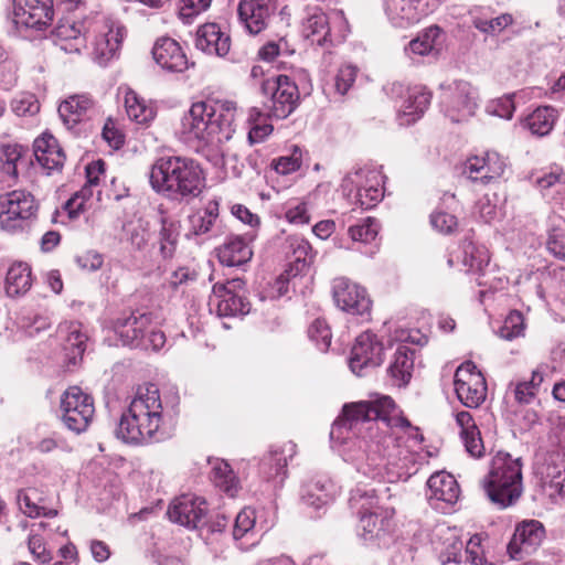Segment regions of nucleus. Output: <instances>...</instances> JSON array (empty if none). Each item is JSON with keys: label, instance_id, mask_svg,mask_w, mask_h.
I'll list each match as a JSON object with an SVG mask.
<instances>
[{"label": "nucleus", "instance_id": "obj_18", "mask_svg": "<svg viewBox=\"0 0 565 565\" xmlns=\"http://www.w3.org/2000/svg\"><path fill=\"white\" fill-rule=\"evenodd\" d=\"M393 515L394 510L388 508L363 513L360 515L359 536L366 545H385L394 529Z\"/></svg>", "mask_w": 565, "mask_h": 565}, {"label": "nucleus", "instance_id": "obj_39", "mask_svg": "<svg viewBox=\"0 0 565 565\" xmlns=\"http://www.w3.org/2000/svg\"><path fill=\"white\" fill-rule=\"evenodd\" d=\"M210 478L214 486L230 497H235L239 490V481L230 463L223 459L209 460Z\"/></svg>", "mask_w": 565, "mask_h": 565}, {"label": "nucleus", "instance_id": "obj_55", "mask_svg": "<svg viewBox=\"0 0 565 565\" xmlns=\"http://www.w3.org/2000/svg\"><path fill=\"white\" fill-rule=\"evenodd\" d=\"M513 18L509 13H503L497 18L487 20L479 17L472 19V25L480 32L488 35H497L501 33L507 26L512 24Z\"/></svg>", "mask_w": 565, "mask_h": 565}, {"label": "nucleus", "instance_id": "obj_12", "mask_svg": "<svg viewBox=\"0 0 565 565\" xmlns=\"http://www.w3.org/2000/svg\"><path fill=\"white\" fill-rule=\"evenodd\" d=\"M61 419L65 427L75 433L85 431L93 419V397L78 386L68 387L61 396Z\"/></svg>", "mask_w": 565, "mask_h": 565}, {"label": "nucleus", "instance_id": "obj_58", "mask_svg": "<svg viewBox=\"0 0 565 565\" xmlns=\"http://www.w3.org/2000/svg\"><path fill=\"white\" fill-rule=\"evenodd\" d=\"M302 162V152L300 148L294 147L292 152L281 156L271 161V168L279 174L286 175L300 169Z\"/></svg>", "mask_w": 565, "mask_h": 565}, {"label": "nucleus", "instance_id": "obj_45", "mask_svg": "<svg viewBox=\"0 0 565 565\" xmlns=\"http://www.w3.org/2000/svg\"><path fill=\"white\" fill-rule=\"evenodd\" d=\"M218 216V204L211 201L202 210L189 216V232L193 235H203L211 231Z\"/></svg>", "mask_w": 565, "mask_h": 565}, {"label": "nucleus", "instance_id": "obj_50", "mask_svg": "<svg viewBox=\"0 0 565 565\" xmlns=\"http://www.w3.org/2000/svg\"><path fill=\"white\" fill-rule=\"evenodd\" d=\"M349 503L351 509L354 510L359 516L374 510H377L379 512L384 510L377 505V498L374 489L356 487L351 491Z\"/></svg>", "mask_w": 565, "mask_h": 565}, {"label": "nucleus", "instance_id": "obj_23", "mask_svg": "<svg viewBox=\"0 0 565 565\" xmlns=\"http://www.w3.org/2000/svg\"><path fill=\"white\" fill-rule=\"evenodd\" d=\"M334 21H342L340 12H333L330 15L319 8L307 10V15L301 24V33L311 43L324 46L333 42L331 24Z\"/></svg>", "mask_w": 565, "mask_h": 565}, {"label": "nucleus", "instance_id": "obj_59", "mask_svg": "<svg viewBox=\"0 0 565 565\" xmlns=\"http://www.w3.org/2000/svg\"><path fill=\"white\" fill-rule=\"evenodd\" d=\"M309 338L316 343L322 352L327 351L331 344V330L323 319H316L308 329Z\"/></svg>", "mask_w": 565, "mask_h": 565}, {"label": "nucleus", "instance_id": "obj_43", "mask_svg": "<svg viewBox=\"0 0 565 565\" xmlns=\"http://www.w3.org/2000/svg\"><path fill=\"white\" fill-rule=\"evenodd\" d=\"M124 239L134 250H143L151 239L150 224L138 217L126 222L122 226Z\"/></svg>", "mask_w": 565, "mask_h": 565}, {"label": "nucleus", "instance_id": "obj_47", "mask_svg": "<svg viewBox=\"0 0 565 565\" xmlns=\"http://www.w3.org/2000/svg\"><path fill=\"white\" fill-rule=\"evenodd\" d=\"M255 512L252 509H243L235 518L233 527V537L235 541L246 539V546L242 543V548L254 545L257 536L255 533Z\"/></svg>", "mask_w": 565, "mask_h": 565}, {"label": "nucleus", "instance_id": "obj_37", "mask_svg": "<svg viewBox=\"0 0 565 565\" xmlns=\"http://www.w3.org/2000/svg\"><path fill=\"white\" fill-rule=\"evenodd\" d=\"M456 423L460 428V436L467 452L475 458L483 456V441L472 415L467 411L458 412L456 414Z\"/></svg>", "mask_w": 565, "mask_h": 565}, {"label": "nucleus", "instance_id": "obj_48", "mask_svg": "<svg viewBox=\"0 0 565 565\" xmlns=\"http://www.w3.org/2000/svg\"><path fill=\"white\" fill-rule=\"evenodd\" d=\"M178 237V223L167 216H162L159 232V250L164 259L173 257L177 249Z\"/></svg>", "mask_w": 565, "mask_h": 565}, {"label": "nucleus", "instance_id": "obj_10", "mask_svg": "<svg viewBox=\"0 0 565 565\" xmlns=\"http://www.w3.org/2000/svg\"><path fill=\"white\" fill-rule=\"evenodd\" d=\"M440 107L454 122L465 121L475 115L479 94L470 83L461 79L440 84Z\"/></svg>", "mask_w": 565, "mask_h": 565}, {"label": "nucleus", "instance_id": "obj_21", "mask_svg": "<svg viewBox=\"0 0 565 565\" xmlns=\"http://www.w3.org/2000/svg\"><path fill=\"white\" fill-rule=\"evenodd\" d=\"M57 111L64 127L78 134V126L95 115L96 104L88 94H75L62 100Z\"/></svg>", "mask_w": 565, "mask_h": 565}, {"label": "nucleus", "instance_id": "obj_14", "mask_svg": "<svg viewBox=\"0 0 565 565\" xmlns=\"http://www.w3.org/2000/svg\"><path fill=\"white\" fill-rule=\"evenodd\" d=\"M454 385L458 399L467 407H478L486 399V380L470 361L458 366L455 373Z\"/></svg>", "mask_w": 565, "mask_h": 565}, {"label": "nucleus", "instance_id": "obj_30", "mask_svg": "<svg viewBox=\"0 0 565 565\" xmlns=\"http://www.w3.org/2000/svg\"><path fill=\"white\" fill-rule=\"evenodd\" d=\"M430 99L431 95L425 87L409 88L398 109L399 125L408 126L416 122L428 108Z\"/></svg>", "mask_w": 565, "mask_h": 565}, {"label": "nucleus", "instance_id": "obj_53", "mask_svg": "<svg viewBox=\"0 0 565 565\" xmlns=\"http://www.w3.org/2000/svg\"><path fill=\"white\" fill-rule=\"evenodd\" d=\"M18 330L26 337H35L41 331L49 329L50 321L46 317L31 312H20L15 318Z\"/></svg>", "mask_w": 565, "mask_h": 565}, {"label": "nucleus", "instance_id": "obj_40", "mask_svg": "<svg viewBox=\"0 0 565 565\" xmlns=\"http://www.w3.org/2000/svg\"><path fill=\"white\" fill-rule=\"evenodd\" d=\"M558 111L552 106H540L523 119V127L537 137L547 136L554 128Z\"/></svg>", "mask_w": 565, "mask_h": 565}, {"label": "nucleus", "instance_id": "obj_34", "mask_svg": "<svg viewBox=\"0 0 565 565\" xmlns=\"http://www.w3.org/2000/svg\"><path fill=\"white\" fill-rule=\"evenodd\" d=\"M385 12L392 25L398 29L411 28L425 15L414 0H386Z\"/></svg>", "mask_w": 565, "mask_h": 565}, {"label": "nucleus", "instance_id": "obj_33", "mask_svg": "<svg viewBox=\"0 0 565 565\" xmlns=\"http://www.w3.org/2000/svg\"><path fill=\"white\" fill-rule=\"evenodd\" d=\"M33 285L31 266L24 262L13 263L7 270L4 279L6 296L11 299L24 297Z\"/></svg>", "mask_w": 565, "mask_h": 565}, {"label": "nucleus", "instance_id": "obj_9", "mask_svg": "<svg viewBox=\"0 0 565 565\" xmlns=\"http://www.w3.org/2000/svg\"><path fill=\"white\" fill-rule=\"evenodd\" d=\"M263 106L266 116L287 118L298 106V87L287 75H278L262 83Z\"/></svg>", "mask_w": 565, "mask_h": 565}, {"label": "nucleus", "instance_id": "obj_7", "mask_svg": "<svg viewBox=\"0 0 565 565\" xmlns=\"http://www.w3.org/2000/svg\"><path fill=\"white\" fill-rule=\"evenodd\" d=\"M39 203L26 190L0 194V230L15 234L30 228L35 221Z\"/></svg>", "mask_w": 565, "mask_h": 565}, {"label": "nucleus", "instance_id": "obj_27", "mask_svg": "<svg viewBox=\"0 0 565 565\" xmlns=\"http://www.w3.org/2000/svg\"><path fill=\"white\" fill-rule=\"evenodd\" d=\"M156 63L168 72L181 73L188 68L189 62L180 44L171 38H160L152 47Z\"/></svg>", "mask_w": 565, "mask_h": 565}, {"label": "nucleus", "instance_id": "obj_41", "mask_svg": "<svg viewBox=\"0 0 565 565\" xmlns=\"http://www.w3.org/2000/svg\"><path fill=\"white\" fill-rule=\"evenodd\" d=\"M287 242L288 248L292 252L294 260L286 270L288 276L296 278L309 269L312 260V249L310 244L302 237L292 236Z\"/></svg>", "mask_w": 565, "mask_h": 565}, {"label": "nucleus", "instance_id": "obj_32", "mask_svg": "<svg viewBox=\"0 0 565 565\" xmlns=\"http://www.w3.org/2000/svg\"><path fill=\"white\" fill-rule=\"evenodd\" d=\"M34 157L45 170H60L65 160V154L57 140L50 134H43L33 143Z\"/></svg>", "mask_w": 565, "mask_h": 565}, {"label": "nucleus", "instance_id": "obj_52", "mask_svg": "<svg viewBox=\"0 0 565 565\" xmlns=\"http://www.w3.org/2000/svg\"><path fill=\"white\" fill-rule=\"evenodd\" d=\"M94 192L95 188L85 184L65 203L64 207L71 218H75L81 213L95 207Z\"/></svg>", "mask_w": 565, "mask_h": 565}, {"label": "nucleus", "instance_id": "obj_8", "mask_svg": "<svg viewBox=\"0 0 565 565\" xmlns=\"http://www.w3.org/2000/svg\"><path fill=\"white\" fill-rule=\"evenodd\" d=\"M341 190L351 204L372 209L383 199V175L375 169L359 168L343 178Z\"/></svg>", "mask_w": 565, "mask_h": 565}, {"label": "nucleus", "instance_id": "obj_5", "mask_svg": "<svg viewBox=\"0 0 565 565\" xmlns=\"http://www.w3.org/2000/svg\"><path fill=\"white\" fill-rule=\"evenodd\" d=\"M150 183L171 198H196L204 188L203 171L195 160L181 156L161 157L150 170Z\"/></svg>", "mask_w": 565, "mask_h": 565}, {"label": "nucleus", "instance_id": "obj_63", "mask_svg": "<svg viewBox=\"0 0 565 565\" xmlns=\"http://www.w3.org/2000/svg\"><path fill=\"white\" fill-rule=\"evenodd\" d=\"M514 94L504 95L491 100L487 105V113L503 119H511L515 110Z\"/></svg>", "mask_w": 565, "mask_h": 565}, {"label": "nucleus", "instance_id": "obj_16", "mask_svg": "<svg viewBox=\"0 0 565 565\" xmlns=\"http://www.w3.org/2000/svg\"><path fill=\"white\" fill-rule=\"evenodd\" d=\"M332 296L341 310L353 316H370L372 301L366 289L359 284L338 277L332 282Z\"/></svg>", "mask_w": 565, "mask_h": 565}, {"label": "nucleus", "instance_id": "obj_17", "mask_svg": "<svg viewBox=\"0 0 565 565\" xmlns=\"http://www.w3.org/2000/svg\"><path fill=\"white\" fill-rule=\"evenodd\" d=\"M508 162L497 151L469 157L465 162L463 173L473 182L489 184L503 177Z\"/></svg>", "mask_w": 565, "mask_h": 565}, {"label": "nucleus", "instance_id": "obj_11", "mask_svg": "<svg viewBox=\"0 0 565 565\" xmlns=\"http://www.w3.org/2000/svg\"><path fill=\"white\" fill-rule=\"evenodd\" d=\"M53 14V0H12L11 22L21 38H30L31 32L47 28Z\"/></svg>", "mask_w": 565, "mask_h": 565}, {"label": "nucleus", "instance_id": "obj_46", "mask_svg": "<svg viewBox=\"0 0 565 565\" xmlns=\"http://www.w3.org/2000/svg\"><path fill=\"white\" fill-rule=\"evenodd\" d=\"M441 35V29L437 25H431L423 30L415 39H413L406 52L408 54L426 56L434 52L435 45L439 36Z\"/></svg>", "mask_w": 565, "mask_h": 565}, {"label": "nucleus", "instance_id": "obj_19", "mask_svg": "<svg viewBox=\"0 0 565 565\" xmlns=\"http://www.w3.org/2000/svg\"><path fill=\"white\" fill-rule=\"evenodd\" d=\"M297 452V446L292 441H286L270 447L259 463V472L268 481L282 484L287 477V465Z\"/></svg>", "mask_w": 565, "mask_h": 565}, {"label": "nucleus", "instance_id": "obj_3", "mask_svg": "<svg viewBox=\"0 0 565 565\" xmlns=\"http://www.w3.org/2000/svg\"><path fill=\"white\" fill-rule=\"evenodd\" d=\"M87 33L94 34V60L105 65L116 56L127 31L119 20L104 14L81 22L62 18L53 31V41L65 53L79 54L86 49Z\"/></svg>", "mask_w": 565, "mask_h": 565}, {"label": "nucleus", "instance_id": "obj_62", "mask_svg": "<svg viewBox=\"0 0 565 565\" xmlns=\"http://www.w3.org/2000/svg\"><path fill=\"white\" fill-rule=\"evenodd\" d=\"M358 74V68L353 65H343L334 76L332 87L334 92L343 96L352 87Z\"/></svg>", "mask_w": 565, "mask_h": 565}, {"label": "nucleus", "instance_id": "obj_35", "mask_svg": "<svg viewBox=\"0 0 565 565\" xmlns=\"http://www.w3.org/2000/svg\"><path fill=\"white\" fill-rule=\"evenodd\" d=\"M58 335L64 341V350L68 362L76 364L86 349L87 335L78 321H65L58 326Z\"/></svg>", "mask_w": 565, "mask_h": 565}, {"label": "nucleus", "instance_id": "obj_36", "mask_svg": "<svg viewBox=\"0 0 565 565\" xmlns=\"http://www.w3.org/2000/svg\"><path fill=\"white\" fill-rule=\"evenodd\" d=\"M253 249L245 237L230 235L217 248V257L221 264L234 267L242 266L252 259Z\"/></svg>", "mask_w": 565, "mask_h": 565}, {"label": "nucleus", "instance_id": "obj_64", "mask_svg": "<svg viewBox=\"0 0 565 565\" xmlns=\"http://www.w3.org/2000/svg\"><path fill=\"white\" fill-rule=\"evenodd\" d=\"M28 548L34 561L40 564H47L53 559L52 552L46 547L44 539L36 533H31L28 537Z\"/></svg>", "mask_w": 565, "mask_h": 565}, {"label": "nucleus", "instance_id": "obj_15", "mask_svg": "<svg viewBox=\"0 0 565 565\" xmlns=\"http://www.w3.org/2000/svg\"><path fill=\"white\" fill-rule=\"evenodd\" d=\"M383 362V344L377 335L365 331L356 337L349 358V367L356 376H364Z\"/></svg>", "mask_w": 565, "mask_h": 565}, {"label": "nucleus", "instance_id": "obj_29", "mask_svg": "<svg viewBox=\"0 0 565 565\" xmlns=\"http://www.w3.org/2000/svg\"><path fill=\"white\" fill-rule=\"evenodd\" d=\"M337 494V484L324 476L317 477L303 483L300 492L303 504L315 510H319L332 502Z\"/></svg>", "mask_w": 565, "mask_h": 565}, {"label": "nucleus", "instance_id": "obj_49", "mask_svg": "<svg viewBox=\"0 0 565 565\" xmlns=\"http://www.w3.org/2000/svg\"><path fill=\"white\" fill-rule=\"evenodd\" d=\"M125 108L128 117L137 124H147L154 118L153 108L130 89L125 95Z\"/></svg>", "mask_w": 565, "mask_h": 565}, {"label": "nucleus", "instance_id": "obj_13", "mask_svg": "<svg viewBox=\"0 0 565 565\" xmlns=\"http://www.w3.org/2000/svg\"><path fill=\"white\" fill-rule=\"evenodd\" d=\"M211 308H215L220 317H239L249 313L250 302L246 299L245 281L233 278L225 282H216L210 298Z\"/></svg>", "mask_w": 565, "mask_h": 565}, {"label": "nucleus", "instance_id": "obj_26", "mask_svg": "<svg viewBox=\"0 0 565 565\" xmlns=\"http://www.w3.org/2000/svg\"><path fill=\"white\" fill-rule=\"evenodd\" d=\"M151 323V313L132 312L128 317L117 319L114 330L122 345L140 348L145 341L146 331Z\"/></svg>", "mask_w": 565, "mask_h": 565}, {"label": "nucleus", "instance_id": "obj_6", "mask_svg": "<svg viewBox=\"0 0 565 565\" xmlns=\"http://www.w3.org/2000/svg\"><path fill=\"white\" fill-rule=\"evenodd\" d=\"M484 489L490 501L498 507L504 509L513 505L523 490L521 458L499 451L492 459Z\"/></svg>", "mask_w": 565, "mask_h": 565}, {"label": "nucleus", "instance_id": "obj_31", "mask_svg": "<svg viewBox=\"0 0 565 565\" xmlns=\"http://www.w3.org/2000/svg\"><path fill=\"white\" fill-rule=\"evenodd\" d=\"M457 259L461 262L467 273L486 276L490 265L489 250L470 238H465L459 247Z\"/></svg>", "mask_w": 565, "mask_h": 565}, {"label": "nucleus", "instance_id": "obj_54", "mask_svg": "<svg viewBox=\"0 0 565 565\" xmlns=\"http://www.w3.org/2000/svg\"><path fill=\"white\" fill-rule=\"evenodd\" d=\"M22 147L18 145H6L2 147L0 156V169L11 179L18 177V162L22 157Z\"/></svg>", "mask_w": 565, "mask_h": 565}, {"label": "nucleus", "instance_id": "obj_2", "mask_svg": "<svg viewBox=\"0 0 565 565\" xmlns=\"http://www.w3.org/2000/svg\"><path fill=\"white\" fill-rule=\"evenodd\" d=\"M236 104L231 100H200L181 118L180 138L202 153L224 158L223 145L235 132Z\"/></svg>", "mask_w": 565, "mask_h": 565}, {"label": "nucleus", "instance_id": "obj_38", "mask_svg": "<svg viewBox=\"0 0 565 565\" xmlns=\"http://www.w3.org/2000/svg\"><path fill=\"white\" fill-rule=\"evenodd\" d=\"M414 350L406 344H398L388 366V374L397 386L406 385L414 369Z\"/></svg>", "mask_w": 565, "mask_h": 565}, {"label": "nucleus", "instance_id": "obj_22", "mask_svg": "<svg viewBox=\"0 0 565 565\" xmlns=\"http://www.w3.org/2000/svg\"><path fill=\"white\" fill-rule=\"evenodd\" d=\"M544 525L537 520H524L520 522L508 544V552L514 559L522 557V553L531 554L545 539Z\"/></svg>", "mask_w": 565, "mask_h": 565}, {"label": "nucleus", "instance_id": "obj_61", "mask_svg": "<svg viewBox=\"0 0 565 565\" xmlns=\"http://www.w3.org/2000/svg\"><path fill=\"white\" fill-rule=\"evenodd\" d=\"M292 279V276H288L287 270H285L259 294V299L262 301L266 299L274 300L285 296Z\"/></svg>", "mask_w": 565, "mask_h": 565}, {"label": "nucleus", "instance_id": "obj_20", "mask_svg": "<svg viewBox=\"0 0 565 565\" xmlns=\"http://www.w3.org/2000/svg\"><path fill=\"white\" fill-rule=\"evenodd\" d=\"M277 10V0H241L238 19L250 34L264 31Z\"/></svg>", "mask_w": 565, "mask_h": 565}, {"label": "nucleus", "instance_id": "obj_51", "mask_svg": "<svg viewBox=\"0 0 565 565\" xmlns=\"http://www.w3.org/2000/svg\"><path fill=\"white\" fill-rule=\"evenodd\" d=\"M534 184L544 196H548L550 191L565 194V172L558 167H553L548 172L537 177Z\"/></svg>", "mask_w": 565, "mask_h": 565}, {"label": "nucleus", "instance_id": "obj_56", "mask_svg": "<svg viewBox=\"0 0 565 565\" xmlns=\"http://www.w3.org/2000/svg\"><path fill=\"white\" fill-rule=\"evenodd\" d=\"M524 333V319L521 312L511 311L504 319L503 324L498 330L501 339L511 341Z\"/></svg>", "mask_w": 565, "mask_h": 565}, {"label": "nucleus", "instance_id": "obj_25", "mask_svg": "<svg viewBox=\"0 0 565 565\" xmlns=\"http://www.w3.org/2000/svg\"><path fill=\"white\" fill-rule=\"evenodd\" d=\"M460 494L457 480L448 472H435L427 480V498L435 509L445 510L454 505Z\"/></svg>", "mask_w": 565, "mask_h": 565}, {"label": "nucleus", "instance_id": "obj_42", "mask_svg": "<svg viewBox=\"0 0 565 565\" xmlns=\"http://www.w3.org/2000/svg\"><path fill=\"white\" fill-rule=\"evenodd\" d=\"M43 499L40 498L36 489H20L17 493V502L20 511L29 518H54L57 515L55 509H46L42 504Z\"/></svg>", "mask_w": 565, "mask_h": 565}, {"label": "nucleus", "instance_id": "obj_44", "mask_svg": "<svg viewBox=\"0 0 565 565\" xmlns=\"http://www.w3.org/2000/svg\"><path fill=\"white\" fill-rule=\"evenodd\" d=\"M548 365L541 364L533 372L530 381H522L514 385L513 395L519 404H530L536 396L539 387L544 382Z\"/></svg>", "mask_w": 565, "mask_h": 565}, {"label": "nucleus", "instance_id": "obj_28", "mask_svg": "<svg viewBox=\"0 0 565 565\" xmlns=\"http://www.w3.org/2000/svg\"><path fill=\"white\" fill-rule=\"evenodd\" d=\"M195 47L209 55L224 57L231 49V38L216 23H205L196 31Z\"/></svg>", "mask_w": 565, "mask_h": 565}, {"label": "nucleus", "instance_id": "obj_60", "mask_svg": "<svg viewBox=\"0 0 565 565\" xmlns=\"http://www.w3.org/2000/svg\"><path fill=\"white\" fill-rule=\"evenodd\" d=\"M212 0H180L179 17L184 23H192L193 19L206 11Z\"/></svg>", "mask_w": 565, "mask_h": 565}, {"label": "nucleus", "instance_id": "obj_57", "mask_svg": "<svg viewBox=\"0 0 565 565\" xmlns=\"http://www.w3.org/2000/svg\"><path fill=\"white\" fill-rule=\"evenodd\" d=\"M379 234L376 220L366 217L362 223L349 227V235L354 242L371 243Z\"/></svg>", "mask_w": 565, "mask_h": 565}, {"label": "nucleus", "instance_id": "obj_24", "mask_svg": "<svg viewBox=\"0 0 565 565\" xmlns=\"http://www.w3.org/2000/svg\"><path fill=\"white\" fill-rule=\"evenodd\" d=\"M206 514V503L203 499L184 494L173 500L168 509L169 519L189 529H196Z\"/></svg>", "mask_w": 565, "mask_h": 565}, {"label": "nucleus", "instance_id": "obj_4", "mask_svg": "<svg viewBox=\"0 0 565 565\" xmlns=\"http://www.w3.org/2000/svg\"><path fill=\"white\" fill-rule=\"evenodd\" d=\"M166 413L156 384L139 386L121 414L116 436L125 444L142 446L166 439Z\"/></svg>", "mask_w": 565, "mask_h": 565}, {"label": "nucleus", "instance_id": "obj_1", "mask_svg": "<svg viewBox=\"0 0 565 565\" xmlns=\"http://www.w3.org/2000/svg\"><path fill=\"white\" fill-rule=\"evenodd\" d=\"M401 434L417 438L418 428L402 416L390 396H381L345 405L332 424L330 438L343 446L344 460L358 473L394 483L417 471L415 455L401 445Z\"/></svg>", "mask_w": 565, "mask_h": 565}]
</instances>
